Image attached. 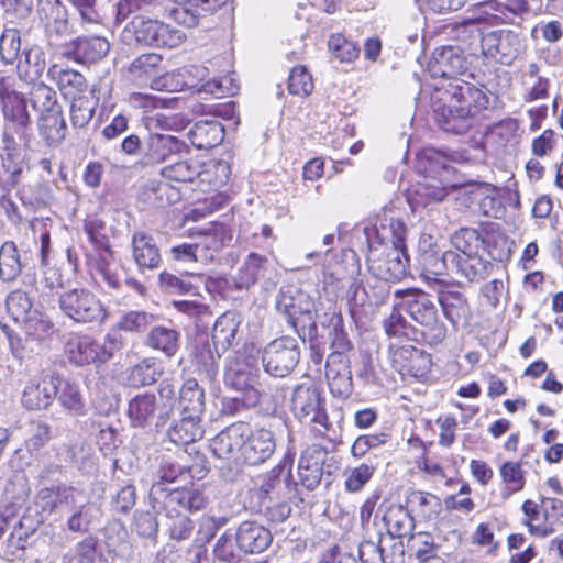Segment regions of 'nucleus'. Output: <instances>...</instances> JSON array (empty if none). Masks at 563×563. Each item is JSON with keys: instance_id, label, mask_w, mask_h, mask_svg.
Instances as JSON below:
<instances>
[{"instance_id": "nucleus-60", "label": "nucleus", "mask_w": 563, "mask_h": 563, "mask_svg": "<svg viewBox=\"0 0 563 563\" xmlns=\"http://www.w3.org/2000/svg\"><path fill=\"white\" fill-rule=\"evenodd\" d=\"M21 49L20 32L16 29H4L0 36V57L4 64L18 60Z\"/></svg>"}, {"instance_id": "nucleus-1", "label": "nucleus", "mask_w": 563, "mask_h": 563, "mask_svg": "<svg viewBox=\"0 0 563 563\" xmlns=\"http://www.w3.org/2000/svg\"><path fill=\"white\" fill-rule=\"evenodd\" d=\"M291 410L302 423L310 424L313 432L330 441L336 439L342 430V410L327 412L325 398L313 384L302 383L295 387Z\"/></svg>"}, {"instance_id": "nucleus-36", "label": "nucleus", "mask_w": 563, "mask_h": 563, "mask_svg": "<svg viewBox=\"0 0 563 563\" xmlns=\"http://www.w3.org/2000/svg\"><path fill=\"white\" fill-rule=\"evenodd\" d=\"M141 199L151 207L164 208L180 200V191L165 180H150L140 192Z\"/></svg>"}, {"instance_id": "nucleus-9", "label": "nucleus", "mask_w": 563, "mask_h": 563, "mask_svg": "<svg viewBox=\"0 0 563 563\" xmlns=\"http://www.w3.org/2000/svg\"><path fill=\"white\" fill-rule=\"evenodd\" d=\"M79 499H85L80 490L66 484H58L40 489L35 497V506L43 517L58 519L69 514V508H74L75 501Z\"/></svg>"}, {"instance_id": "nucleus-14", "label": "nucleus", "mask_w": 563, "mask_h": 563, "mask_svg": "<svg viewBox=\"0 0 563 563\" xmlns=\"http://www.w3.org/2000/svg\"><path fill=\"white\" fill-rule=\"evenodd\" d=\"M249 433L245 423H233L219 432L210 443L213 455L232 463L243 461L244 438Z\"/></svg>"}, {"instance_id": "nucleus-45", "label": "nucleus", "mask_w": 563, "mask_h": 563, "mask_svg": "<svg viewBox=\"0 0 563 563\" xmlns=\"http://www.w3.org/2000/svg\"><path fill=\"white\" fill-rule=\"evenodd\" d=\"M57 399L59 404L70 412L77 416L85 413V402L82 400L78 385L73 384L58 374H56Z\"/></svg>"}, {"instance_id": "nucleus-62", "label": "nucleus", "mask_w": 563, "mask_h": 563, "mask_svg": "<svg viewBox=\"0 0 563 563\" xmlns=\"http://www.w3.org/2000/svg\"><path fill=\"white\" fill-rule=\"evenodd\" d=\"M312 89L313 81L308 70L302 66L292 68L288 79L289 93L306 97Z\"/></svg>"}, {"instance_id": "nucleus-11", "label": "nucleus", "mask_w": 563, "mask_h": 563, "mask_svg": "<svg viewBox=\"0 0 563 563\" xmlns=\"http://www.w3.org/2000/svg\"><path fill=\"white\" fill-rule=\"evenodd\" d=\"M276 308L279 312L287 316V321L294 328H297L299 319H307L309 325L316 329L312 312L314 302L312 298L294 285L283 286L276 297Z\"/></svg>"}, {"instance_id": "nucleus-43", "label": "nucleus", "mask_w": 563, "mask_h": 563, "mask_svg": "<svg viewBox=\"0 0 563 563\" xmlns=\"http://www.w3.org/2000/svg\"><path fill=\"white\" fill-rule=\"evenodd\" d=\"M67 528L73 532H87L91 523L98 519L100 509L90 501H75L74 508H69Z\"/></svg>"}, {"instance_id": "nucleus-63", "label": "nucleus", "mask_w": 563, "mask_h": 563, "mask_svg": "<svg viewBox=\"0 0 563 563\" xmlns=\"http://www.w3.org/2000/svg\"><path fill=\"white\" fill-rule=\"evenodd\" d=\"M161 4V0H120L117 3V21L121 22L131 14L151 12Z\"/></svg>"}, {"instance_id": "nucleus-37", "label": "nucleus", "mask_w": 563, "mask_h": 563, "mask_svg": "<svg viewBox=\"0 0 563 563\" xmlns=\"http://www.w3.org/2000/svg\"><path fill=\"white\" fill-rule=\"evenodd\" d=\"M383 521L393 538L408 537L415 528V518L409 508L399 504H393L386 509Z\"/></svg>"}, {"instance_id": "nucleus-4", "label": "nucleus", "mask_w": 563, "mask_h": 563, "mask_svg": "<svg viewBox=\"0 0 563 563\" xmlns=\"http://www.w3.org/2000/svg\"><path fill=\"white\" fill-rule=\"evenodd\" d=\"M122 346V335L113 331L106 334L102 342L87 334H73L66 342L65 351L70 363L86 366L108 362Z\"/></svg>"}, {"instance_id": "nucleus-56", "label": "nucleus", "mask_w": 563, "mask_h": 563, "mask_svg": "<svg viewBox=\"0 0 563 563\" xmlns=\"http://www.w3.org/2000/svg\"><path fill=\"white\" fill-rule=\"evenodd\" d=\"M375 470V465L369 463H362L355 467L346 470L344 473L345 490L349 493H360L372 479Z\"/></svg>"}, {"instance_id": "nucleus-32", "label": "nucleus", "mask_w": 563, "mask_h": 563, "mask_svg": "<svg viewBox=\"0 0 563 563\" xmlns=\"http://www.w3.org/2000/svg\"><path fill=\"white\" fill-rule=\"evenodd\" d=\"M38 130L49 147L58 146L66 136V122L60 108H45L40 115Z\"/></svg>"}, {"instance_id": "nucleus-10", "label": "nucleus", "mask_w": 563, "mask_h": 563, "mask_svg": "<svg viewBox=\"0 0 563 563\" xmlns=\"http://www.w3.org/2000/svg\"><path fill=\"white\" fill-rule=\"evenodd\" d=\"M0 102L3 106H56V92L43 82H25L15 89L7 79L0 80Z\"/></svg>"}, {"instance_id": "nucleus-34", "label": "nucleus", "mask_w": 563, "mask_h": 563, "mask_svg": "<svg viewBox=\"0 0 563 563\" xmlns=\"http://www.w3.org/2000/svg\"><path fill=\"white\" fill-rule=\"evenodd\" d=\"M323 452L320 446H311L303 451L299 464L298 475L301 485L309 490L316 489L322 478L323 474V462L319 459Z\"/></svg>"}, {"instance_id": "nucleus-55", "label": "nucleus", "mask_w": 563, "mask_h": 563, "mask_svg": "<svg viewBox=\"0 0 563 563\" xmlns=\"http://www.w3.org/2000/svg\"><path fill=\"white\" fill-rule=\"evenodd\" d=\"M500 476L506 485L503 496L508 498L510 495L520 492L526 483L525 472L519 462H505L500 466Z\"/></svg>"}, {"instance_id": "nucleus-23", "label": "nucleus", "mask_w": 563, "mask_h": 563, "mask_svg": "<svg viewBox=\"0 0 563 563\" xmlns=\"http://www.w3.org/2000/svg\"><path fill=\"white\" fill-rule=\"evenodd\" d=\"M202 418L188 413H179V418L174 415L168 421L166 437L176 445H187L200 440L205 434Z\"/></svg>"}, {"instance_id": "nucleus-61", "label": "nucleus", "mask_w": 563, "mask_h": 563, "mask_svg": "<svg viewBox=\"0 0 563 563\" xmlns=\"http://www.w3.org/2000/svg\"><path fill=\"white\" fill-rule=\"evenodd\" d=\"M390 440V433L377 432L363 434L355 439L351 446V454L354 457L361 459L365 456L371 450L386 444Z\"/></svg>"}, {"instance_id": "nucleus-20", "label": "nucleus", "mask_w": 563, "mask_h": 563, "mask_svg": "<svg viewBox=\"0 0 563 563\" xmlns=\"http://www.w3.org/2000/svg\"><path fill=\"white\" fill-rule=\"evenodd\" d=\"M156 503L165 509L168 517H172L173 512L178 515L183 510H201L207 504V498L199 489L183 487L167 489L162 495L161 501Z\"/></svg>"}, {"instance_id": "nucleus-3", "label": "nucleus", "mask_w": 563, "mask_h": 563, "mask_svg": "<svg viewBox=\"0 0 563 563\" xmlns=\"http://www.w3.org/2000/svg\"><path fill=\"white\" fill-rule=\"evenodd\" d=\"M186 38L183 31L173 29L158 20L135 15L122 30L121 41L128 45L143 44L154 47L174 48Z\"/></svg>"}, {"instance_id": "nucleus-25", "label": "nucleus", "mask_w": 563, "mask_h": 563, "mask_svg": "<svg viewBox=\"0 0 563 563\" xmlns=\"http://www.w3.org/2000/svg\"><path fill=\"white\" fill-rule=\"evenodd\" d=\"M257 367L252 357H236L233 360L224 374L227 386L239 390L247 391L254 389L257 383Z\"/></svg>"}, {"instance_id": "nucleus-39", "label": "nucleus", "mask_w": 563, "mask_h": 563, "mask_svg": "<svg viewBox=\"0 0 563 563\" xmlns=\"http://www.w3.org/2000/svg\"><path fill=\"white\" fill-rule=\"evenodd\" d=\"M407 507L413 518L420 520H433L441 511L442 505L439 497L431 493L413 490L407 497Z\"/></svg>"}, {"instance_id": "nucleus-27", "label": "nucleus", "mask_w": 563, "mask_h": 563, "mask_svg": "<svg viewBox=\"0 0 563 563\" xmlns=\"http://www.w3.org/2000/svg\"><path fill=\"white\" fill-rule=\"evenodd\" d=\"M32 260V251L23 250L21 254L13 241L4 242L0 247V279L13 282Z\"/></svg>"}, {"instance_id": "nucleus-29", "label": "nucleus", "mask_w": 563, "mask_h": 563, "mask_svg": "<svg viewBox=\"0 0 563 563\" xmlns=\"http://www.w3.org/2000/svg\"><path fill=\"white\" fill-rule=\"evenodd\" d=\"M437 92L441 93V97L437 100L440 106H453L454 103L472 106V102L475 106H483L489 103L487 96L481 89L463 80L455 85L450 82L448 88H437Z\"/></svg>"}, {"instance_id": "nucleus-19", "label": "nucleus", "mask_w": 563, "mask_h": 563, "mask_svg": "<svg viewBox=\"0 0 563 563\" xmlns=\"http://www.w3.org/2000/svg\"><path fill=\"white\" fill-rule=\"evenodd\" d=\"M110 43L102 36L77 37L63 46L62 55L80 64H93L109 52Z\"/></svg>"}, {"instance_id": "nucleus-40", "label": "nucleus", "mask_w": 563, "mask_h": 563, "mask_svg": "<svg viewBox=\"0 0 563 563\" xmlns=\"http://www.w3.org/2000/svg\"><path fill=\"white\" fill-rule=\"evenodd\" d=\"M179 406L180 412L202 418L206 409L205 390L196 378L184 382L179 390Z\"/></svg>"}, {"instance_id": "nucleus-41", "label": "nucleus", "mask_w": 563, "mask_h": 563, "mask_svg": "<svg viewBox=\"0 0 563 563\" xmlns=\"http://www.w3.org/2000/svg\"><path fill=\"white\" fill-rule=\"evenodd\" d=\"M63 563H109L95 537H86L63 555Z\"/></svg>"}, {"instance_id": "nucleus-31", "label": "nucleus", "mask_w": 563, "mask_h": 563, "mask_svg": "<svg viewBox=\"0 0 563 563\" xmlns=\"http://www.w3.org/2000/svg\"><path fill=\"white\" fill-rule=\"evenodd\" d=\"M434 120L440 129L452 134H464L474 124L470 108H435Z\"/></svg>"}, {"instance_id": "nucleus-13", "label": "nucleus", "mask_w": 563, "mask_h": 563, "mask_svg": "<svg viewBox=\"0 0 563 563\" xmlns=\"http://www.w3.org/2000/svg\"><path fill=\"white\" fill-rule=\"evenodd\" d=\"M482 52L503 65H510L522 52L519 34L511 30L490 31L482 36Z\"/></svg>"}, {"instance_id": "nucleus-18", "label": "nucleus", "mask_w": 563, "mask_h": 563, "mask_svg": "<svg viewBox=\"0 0 563 563\" xmlns=\"http://www.w3.org/2000/svg\"><path fill=\"white\" fill-rule=\"evenodd\" d=\"M131 253L137 271L142 274L156 271L163 261L156 239L141 230L132 234Z\"/></svg>"}, {"instance_id": "nucleus-7", "label": "nucleus", "mask_w": 563, "mask_h": 563, "mask_svg": "<svg viewBox=\"0 0 563 563\" xmlns=\"http://www.w3.org/2000/svg\"><path fill=\"white\" fill-rule=\"evenodd\" d=\"M300 346L298 339L284 335L271 341L262 352V364L267 374L274 377L288 376L298 365Z\"/></svg>"}, {"instance_id": "nucleus-15", "label": "nucleus", "mask_w": 563, "mask_h": 563, "mask_svg": "<svg viewBox=\"0 0 563 563\" xmlns=\"http://www.w3.org/2000/svg\"><path fill=\"white\" fill-rule=\"evenodd\" d=\"M439 305L444 317L456 327L460 323H467L472 317L470 303L459 287L451 283H435Z\"/></svg>"}, {"instance_id": "nucleus-6", "label": "nucleus", "mask_w": 563, "mask_h": 563, "mask_svg": "<svg viewBox=\"0 0 563 563\" xmlns=\"http://www.w3.org/2000/svg\"><path fill=\"white\" fill-rule=\"evenodd\" d=\"M58 303L63 313L77 323H101L107 317V310L101 300L85 288L63 292Z\"/></svg>"}, {"instance_id": "nucleus-5", "label": "nucleus", "mask_w": 563, "mask_h": 563, "mask_svg": "<svg viewBox=\"0 0 563 563\" xmlns=\"http://www.w3.org/2000/svg\"><path fill=\"white\" fill-rule=\"evenodd\" d=\"M364 234L368 244V269L378 279L395 283L407 275L408 257L405 249L389 246L378 252L372 235H378L376 228H365Z\"/></svg>"}, {"instance_id": "nucleus-38", "label": "nucleus", "mask_w": 563, "mask_h": 563, "mask_svg": "<svg viewBox=\"0 0 563 563\" xmlns=\"http://www.w3.org/2000/svg\"><path fill=\"white\" fill-rule=\"evenodd\" d=\"M239 327L240 319L234 312H225L216 320L212 330V343L218 356L232 346Z\"/></svg>"}, {"instance_id": "nucleus-33", "label": "nucleus", "mask_w": 563, "mask_h": 563, "mask_svg": "<svg viewBox=\"0 0 563 563\" xmlns=\"http://www.w3.org/2000/svg\"><path fill=\"white\" fill-rule=\"evenodd\" d=\"M146 346L163 353L166 357H174L180 349V331L173 327L155 325L146 335Z\"/></svg>"}, {"instance_id": "nucleus-57", "label": "nucleus", "mask_w": 563, "mask_h": 563, "mask_svg": "<svg viewBox=\"0 0 563 563\" xmlns=\"http://www.w3.org/2000/svg\"><path fill=\"white\" fill-rule=\"evenodd\" d=\"M328 46L333 56L341 63H351L360 55V47L340 33L332 34Z\"/></svg>"}, {"instance_id": "nucleus-16", "label": "nucleus", "mask_w": 563, "mask_h": 563, "mask_svg": "<svg viewBox=\"0 0 563 563\" xmlns=\"http://www.w3.org/2000/svg\"><path fill=\"white\" fill-rule=\"evenodd\" d=\"M87 264L97 284L104 285L113 290L120 289L123 266L115 258L112 250L87 253Z\"/></svg>"}, {"instance_id": "nucleus-12", "label": "nucleus", "mask_w": 563, "mask_h": 563, "mask_svg": "<svg viewBox=\"0 0 563 563\" xmlns=\"http://www.w3.org/2000/svg\"><path fill=\"white\" fill-rule=\"evenodd\" d=\"M471 69V62L465 52L456 45L437 47L428 64L431 77L446 78L456 81L457 77L466 75Z\"/></svg>"}, {"instance_id": "nucleus-64", "label": "nucleus", "mask_w": 563, "mask_h": 563, "mask_svg": "<svg viewBox=\"0 0 563 563\" xmlns=\"http://www.w3.org/2000/svg\"><path fill=\"white\" fill-rule=\"evenodd\" d=\"M155 320L154 314L145 311H130L119 321L118 328L128 332H142Z\"/></svg>"}, {"instance_id": "nucleus-49", "label": "nucleus", "mask_w": 563, "mask_h": 563, "mask_svg": "<svg viewBox=\"0 0 563 563\" xmlns=\"http://www.w3.org/2000/svg\"><path fill=\"white\" fill-rule=\"evenodd\" d=\"M162 375V368L153 357L142 360L129 373V380L133 386H151Z\"/></svg>"}, {"instance_id": "nucleus-8", "label": "nucleus", "mask_w": 563, "mask_h": 563, "mask_svg": "<svg viewBox=\"0 0 563 563\" xmlns=\"http://www.w3.org/2000/svg\"><path fill=\"white\" fill-rule=\"evenodd\" d=\"M173 416V406L162 404L157 405L154 394L143 393L136 395L129 401L128 417L134 428H145L150 426L156 417L155 428L157 431L164 429Z\"/></svg>"}, {"instance_id": "nucleus-47", "label": "nucleus", "mask_w": 563, "mask_h": 563, "mask_svg": "<svg viewBox=\"0 0 563 563\" xmlns=\"http://www.w3.org/2000/svg\"><path fill=\"white\" fill-rule=\"evenodd\" d=\"M7 309L15 322L26 320L30 314L37 311L34 308L33 294L22 289L13 290L8 295Z\"/></svg>"}, {"instance_id": "nucleus-30", "label": "nucleus", "mask_w": 563, "mask_h": 563, "mask_svg": "<svg viewBox=\"0 0 563 563\" xmlns=\"http://www.w3.org/2000/svg\"><path fill=\"white\" fill-rule=\"evenodd\" d=\"M455 261L452 274L466 279L471 283H478L487 278L494 267V264L478 255V253L468 255H457L455 252Z\"/></svg>"}, {"instance_id": "nucleus-28", "label": "nucleus", "mask_w": 563, "mask_h": 563, "mask_svg": "<svg viewBox=\"0 0 563 563\" xmlns=\"http://www.w3.org/2000/svg\"><path fill=\"white\" fill-rule=\"evenodd\" d=\"M56 374L44 376L38 383L30 384L22 394V405L30 410L46 409L57 396Z\"/></svg>"}, {"instance_id": "nucleus-58", "label": "nucleus", "mask_w": 563, "mask_h": 563, "mask_svg": "<svg viewBox=\"0 0 563 563\" xmlns=\"http://www.w3.org/2000/svg\"><path fill=\"white\" fill-rule=\"evenodd\" d=\"M52 439V427L41 420H32L26 431L25 445L29 452L41 450Z\"/></svg>"}, {"instance_id": "nucleus-59", "label": "nucleus", "mask_w": 563, "mask_h": 563, "mask_svg": "<svg viewBox=\"0 0 563 563\" xmlns=\"http://www.w3.org/2000/svg\"><path fill=\"white\" fill-rule=\"evenodd\" d=\"M162 56L155 53L142 54L136 57L130 65L129 71L134 78L142 79L143 77H151L158 74Z\"/></svg>"}, {"instance_id": "nucleus-35", "label": "nucleus", "mask_w": 563, "mask_h": 563, "mask_svg": "<svg viewBox=\"0 0 563 563\" xmlns=\"http://www.w3.org/2000/svg\"><path fill=\"white\" fill-rule=\"evenodd\" d=\"M232 240L230 231L223 224H212L203 233H201L197 243L200 261L211 262L217 253H219Z\"/></svg>"}, {"instance_id": "nucleus-44", "label": "nucleus", "mask_w": 563, "mask_h": 563, "mask_svg": "<svg viewBox=\"0 0 563 563\" xmlns=\"http://www.w3.org/2000/svg\"><path fill=\"white\" fill-rule=\"evenodd\" d=\"M18 73L25 80L33 81L38 78L46 68L45 53L40 46H32L18 58Z\"/></svg>"}, {"instance_id": "nucleus-21", "label": "nucleus", "mask_w": 563, "mask_h": 563, "mask_svg": "<svg viewBox=\"0 0 563 563\" xmlns=\"http://www.w3.org/2000/svg\"><path fill=\"white\" fill-rule=\"evenodd\" d=\"M454 251L440 252L437 250L423 251L420 254L421 276L434 289L435 283H448L440 276L452 274L455 261Z\"/></svg>"}, {"instance_id": "nucleus-51", "label": "nucleus", "mask_w": 563, "mask_h": 563, "mask_svg": "<svg viewBox=\"0 0 563 563\" xmlns=\"http://www.w3.org/2000/svg\"><path fill=\"white\" fill-rule=\"evenodd\" d=\"M325 377L333 396L347 398L352 394L353 384L350 366L340 365L339 368L327 369Z\"/></svg>"}, {"instance_id": "nucleus-52", "label": "nucleus", "mask_w": 563, "mask_h": 563, "mask_svg": "<svg viewBox=\"0 0 563 563\" xmlns=\"http://www.w3.org/2000/svg\"><path fill=\"white\" fill-rule=\"evenodd\" d=\"M25 335L35 342L36 346L52 333L53 323L38 310L21 320Z\"/></svg>"}, {"instance_id": "nucleus-46", "label": "nucleus", "mask_w": 563, "mask_h": 563, "mask_svg": "<svg viewBox=\"0 0 563 563\" xmlns=\"http://www.w3.org/2000/svg\"><path fill=\"white\" fill-rule=\"evenodd\" d=\"M267 260L265 256L256 253H251L242 267L239 269L235 276H233V284L236 289H247L254 285L264 269Z\"/></svg>"}, {"instance_id": "nucleus-22", "label": "nucleus", "mask_w": 563, "mask_h": 563, "mask_svg": "<svg viewBox=\"0 0 563 563\" xmlns=\"http://www.w3.org/2000/svg\"><path fill=\"white\" fill-rule=\"evenodd\" d=\"M48 77L55 81L66 102L75 104L87 90L85 77L77 70L55 64L48 68Z\"/></svg>"}, {"instance_id": "nucleus-17", "label": "nucleus", "mask_w": 563, "mask_h": 563, "mask_svg": "<svg viewBox=\"0 0 563 563\" xmlns=\"http://www.w3.org/2000/svg\"><path fill=\"white\" fill-rule=\"evenodd\" d=\"M37 13L51 44L58 45L70 34L67 10L59 0H38Z\"/></svg>"}, {"instance_id": "nucleus-54", "label": "nucleus", "mask_w": 563, "mask_h": 563, "mask_svg": "<svg viewBox=\"0 0 563 563\" xmlns=\"http://www.w3.org/2000/svg\"><path fill=\"white\" fill-rule=\"evenodd\" d=\"M2 163L10 172V183H16L22 172L23 158L15 140L5 131L3 135Z\"/></svg>"}, {"instance_id": "nucleus-50", "label": "nucleus", "mask_w": 563, "mask_h": 563, "mask_svg": "<svg viewBox=\"0 0 563 563\" xmlns=\"http://www.w3.org/2000/svg\"><path fill=\"white\" fill-rule=\"evenodd\" d=\"M200 174V165L197 161L186 159L169 164L162 168L161 175L166 180L176 183H191Z\"/></svg>"}, {"instance_id": "nucleus-53", "label": "nucleus", "mask_w": 563, "mask_h": 563, "mask_svg": "<svg viewBox=\"0 0 563 563\" xmlns=\"http://www.w3.org/2000/svg\"><path fill=\"white\" fill-rule=\"evenodd\" d=\"M451 242L457 255H468L478 253V249L483 245L484 240L476 229L461 228L452 235Z\"/></svg>"}, {"instance_id": "nucleus-42", "label": "nucleus", "mask_w": 563, "mask_h": 563, "mask_svg": "<svg viewBox=\"0 0 563 563\" xmlns=\"http://www.w3.org/2000/svg\"><path fill=\"white\" fill-rule=\"evenodd\" d=\"M184 468L170 459H162L157 470L154 473V481L150 489V498L153 501H161L162 495L167 490L166 484L174 483Z\"/></svg>"}, {"instance_id": "nucleus-24", "label": "nucleus", "mask_w": 563, "mask_h": 563, "mask_svg": "<svg viewBox=\"0 0 563 563\" xmlns=\"http://www.w3.org/2000/svg\"><path fill=\"white\" fill-rule=\"evenodd\" d=\"M276 443L273 432L257 429L244 438L243 462L258 465L266 462L275 452Z\"/></svg>"}, {"instance_id": "nucleus-2", "label": "nucleus", "mask_w": 563, "mask_h": 563, "mask_svg": "<svg viewBox=\"0 0 563 563\" xmlns=\"http://www.w3.org/2000/svg\"><path fill=\"white\" fill-rule=\"evenodd\" d=\"M399 306L421 327V334L429 345L441 343L446 336V327L440 321L438 309L430 296L417 288L398 290Z\"/></svg>"}, {"instance_id": "nucleus-26", "label": "nucleus", "mask_w": 563, "mask_h": 563, "mask_svg": "<svg viewBox=\"0 0 563 563\" xmlns=\"http://www.w3.org/2000/svg\"><path fill=\"white\" fill-rule=\"evenodd\" d=\"M238 548L245 553H261L272 543L268 529L254 521L242 522L235 533Z\"/></svg>"}, {"instance_id": "nucleus-48", "label": "nucleus", "mask_w": 563, "mask_h": 563, "mask_svg": "<svg viewBox=\"0 0 563 563\" xmlns=\"http://www.w3.org/2000/svg\"><path fill=\"white\" fill-rule=\"evenodd\" d=\"M184 143L172 135L155 134L148 140L147 156L152 162H163L174 153L180 152Z\"/></svg>"}]
</instances>
